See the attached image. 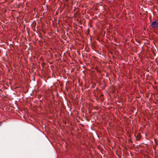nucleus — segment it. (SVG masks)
<instances>
[{
	"instance_id": "nucleus-1",
	"label": "nucleus",
	"mask_w": 158,
	"mask_h": 158,
	"mask_svg": "<svg viewBox=\"0 0 158 158\" xmlns=\"http://www.w3.org/2000/svg\"><path fill=\"white\" fill-rule=\"evenodd\" d=\"M151 25L152 28H155L158 26V23L155 20L152 22Z\"/></svg>"
},
{
	"instance_id": "nucleus-3",
	"label": "nucleus",
	"mask_w": 158,
	"mask_h": 158,
	"mask_svg": "<svg viewBox=\"0 0 158 158\" xmlns=\"http://www.w3.org/2000/svg\"><path fill=\"white\" fill-rule=\"evenodd\" d=\"M1 124H2V123H1H1H0V125H1Z\"/></svg>"
},
{
	"instance_id": "nucleus-2",
	"label": "nucleus",
	"mask_w": 158,
	"mask_h": 158,
	"mask_svg": "<svg viewBox=\"0 0 158 158\" xmlns=\"http://www.w3.org/2000/svg\"><path fill=\"white\" fill-rule=\"evenodd\" d=\"M1 124H2V123H1H1H0V125H1Z\"/></svg>"
}]
</instances>
